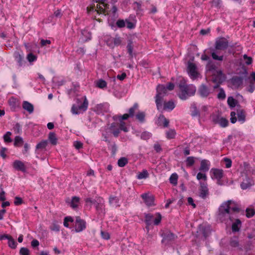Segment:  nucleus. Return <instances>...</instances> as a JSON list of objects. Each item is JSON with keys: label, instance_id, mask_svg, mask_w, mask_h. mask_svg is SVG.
Segmentation results:
<instances>
[{"label": "nucleus", "instance_id": "58", "mask_svg": "<svg viewBox=\"0 0 255 255\" xmlns=\"http://www.w3.org/2000/svg\"><path fill=\"white\" fill-rule=\"evenodd\" d=\"M236 113L235 112H232L231 113L230 116H231V122L232 124H235L237 122V118L236 117Z\"/></svg>", "mask_w": 255, "mask_h": 255}, {"label": "nucleus", "instance_id": "6", "mask_svg": "<svg viewBox=\"0 0 255 255\" xmlns=\"http://www.w3.org/2000/svg\"><path fill=\"white\" fill-rule=\"evenodd\" d=\"M154 216L151 214H145V222L146 225V228L148 230V227L152 223L155 225H158L161 222V215L160 213H157L155 214V218L153 219Z\"/></svg>", "mask_w": 255, "mask_h": 255}, {"label": "nucleus", "instance_id": "28", "mask_svg": "<svg viewBox=\"0 0 255 255\" xmlns=\"http://www.w3.org/2000/svg\"><path fill=\"white\" fill-rule=\"evenodd\" d=\"M135 118L140 123H143L145 121V114L143 112H138L135 115Z\"/></svg>", "mask_w": 255, "mask_h": 255}, {"label": "nucleus", "instance_id": "53", "mask_svg": "<svg viewBox=\"0 0 255 255\" xmlns=\"http://www.w3.org/2000/svg\"><path fill=\"white\" fill-rule=\"evenodd\" d=\"M37 57L31 53H29L27 56V59L29 62H33L35 61Z\"/></svg>", "mask_w": 255, "mask_h": 255}, {"label": "nucleus", "instance_id": "39", "mask_svg": "<svg viewBox=\"0 0 255 255\" xmlns=\"http://www.w3.org/2000/svg\"><path fill=\"white\" fill-rule=\"evenodd\" d=\"M217 123L223 128L226 127L228 125V121L224 118L218 119Z\"/></svg>", "mask_w": 255, "mask_h": 255}, {"label": "nucleus", "instance_id": "4", "mask_svg": "<svg viewBox=\"0 0 255 255\" xmlns=\"http://www.w3.org/2000/svg\"><path fill=\"white\" fill-rule=\"evenodd\" d=\"M83 102L80 99H76L77 106L73 105L71 108V112L73 114L78 115L80 113L85 112L88 108L89 102L86 96L83 97Z\"/></svg>", "mask_w": 255, "mask_h": 255}, {"label": "nucleus", "instance_id": "61", "mask_svg": "<svg viewBox=\"0 0 255 255\" xmlns=\"http://www.w3.org/2000/svg\"><path fill=\"white\" fill-rule=\"evenodd\" d=\"M126 26L129 29H132L135 27V25L131 21L126 20Z\"/></svg>", "mask_w": 255, "mask_h": 255}, {"label": "nucleus", "instance_id": "32", "mask_svg": "<svg viewBox=\"0 0 255 255\" xmlns=\"http://www.w3.org/2000/svg\"><path fill=\"white\" fill-rule=\"evenodd\" d=\"M106 5H105L104 2H101L97 4L96 10L98 13H103L105 12Z\"/></svg>", "mask_w": 255, "mask_h": 255}, {"label": "nucleus", "instance_id": "2", "mask_svg": "<svg viewBox=\"0 0 255 255\" xmlns=\"http://www.w3.org/2000/svg\"><path fill=\"white\" fill-rule=\"evenodd\" d=\"M180 93L178 94L179 98L182 100H186L189 97L194 95L196 89L193 85H186L185 83L179 84Z\"/></svg>", "mask_w": 255, "mask_h": 255}, {"label": "nucleus", "instance_id": "63", "mask_svg": "<svg viewBox=\"0 0 255 255\" xmlns=\"http://www.w3.org/2000/svg\"><path fill=\"white\" fill-rule=\"evenodd\" d=\"M7 150V148L5 147H2L0 151V155L3 158H5L6 157V155L5 154V152Z\"/></svg>", "mask_w": 255, "mask_h": 255}, {"label": "nucleus", "instance_id": "48", "mask_svg": "<svg viewBox=\"0 0 255 255\" xmlns=\"http://www.w3.org/2000/svg\"><path fill=\"white\" fill-rule=\"evenodd\" d=\"M11 135V132L7 131L3 135V139H4V141L5 142H11L12 141V139L10 138Z\"/></svg>", "mask_w": 255, "mask_h": 255}, {"label": "nucleus", "instance_id": "9", "mask_svg": "<svg viewBox=\"0 0 255 255\" xmlns=\"http://www.w3.org/2000/svg\"><path fill=\"white\" fill-rule=\"evenodd\" d=\"M86 227V222L80 218L76 217L75 222V230L76 232H80L83 231Z\"/></svg>", "mask_w": 255, "mask_h": 255}, {"label": "nucleus", "instance_id": "18", "mask_svg": "<svg viewBox=\"0 0 255 255\" xmlns=\"http://www.w3.org/2000/svg\"><path fill=\"white\" fill-rule=\"evenodd\" d=\"M176 238L177 236L174 234L171 233L170 232H167L164 234L162 242L174 241Z\"/></svg>", "mask_w": 255, "mask_h": 255}, {"label": "nucleus", "instance_id": "60", "mask_svg": "<svg viewBox=\"0 0 255 255\" xmlns=\"http://www.w3.org/2000/svg\"><path fill=\"white\" fill-rule=\"evenodd\" d=\"M212 58L216 60L222 61L223 59V56H218L215 52L212 53Z\"/></svg>", "mask_w": 255, "mask_h": 255}, {"label": "nucleus", "instance_id": "46", "mask_svg": "<svg viewBox=\"0 0 255 255\" xmlns=\"http://www.w3.org/2000/svg\"><path fill=\"white\" fill-rule=\"evenodd\" d=\"M192 111L191 112V115L192 117H199L200 113L195 104H193L191 106Z\"/></svg>", "mask_w": 255, "mask_h": 255}, {"label": "nucleus", "instance_id": "8", "mask_svg": "<svg viewBox=\"0 0 255 255\" xmlns=\"http://www.w3.org/2000/svg\"><path fill=\"white\" fill-rule=\"evenodd\" d=\"M229 46L228 41L224 37H221L216 40L215 42V49L216 50H224Z\"/></svg>", "mask_w": 255, "mask_h": 255}, {"label": "nucleus", "instance_id": "30", "mask_svg": "<svg viewBox=\"0 0 255 255\" xmlns=\"http://www.w3.org/2000/svg\"><path fill=\"white\" fill-rule=\"evenodd\" d=\"M48 139L52 144L56 145L57 144V138L54 132H51L49 133Z\"/></svg>", "mask_w": 255, "mask_h": 255}, {"label": "nucleus", "instance_id": "55", "mask_svg": "<svg viewBox=\"0 0 255 255\" xmlns=\"http://www.w3.org/2000/svg\"><path fill=\"white\" fill-rule=\"evenodd\" d=\"M243 58L247 65H250L252 64L253 60L251 57H248L246 54H244Z\"/></svg>", "mask_w": 255, "mask_h": 255}, {"label": "nucleus", "instance_id": "20", "mask_svg": "<svg viewBox=\"0 0 255 255\" xmlns=\"http://www.w3.org/2000/svg\"><path fill=\"white\" fill-rule=\"evenodd\" d=\"M175 108L174 103L172 101L165 102L163 101L162 108L161 110L172 111Z\"/></svg>", "mask_w": 255, "mask_h": 255}, {"label": "nucleus", "instance_id": "44", "mask_svg": "<svg viewBox=\"0 0 255 255\" xmlns=\"http://www.w3.org/2000/svg\"><path fill=\"white\" fill-rule=\"evenodd\" d=\"M228 104L230 107L234 108L237 104V101L233 97H229L227 100Z\"/></svg>", "mask_w": 255, "mask_h": 255}, {"label": "nucleus", "instance_id": "57", "mask_svg": "<svg viewBox=\"0 0 255 255\" xmlns=\"http://www.w3.org/2000/svg\"><path fill=\"white\" fill-rule=\"evenodd\" d=\"M120 128L121 130H123L125 132L128 131V128L126 127V123L124 122H120Z\"/></svg>", "mask_w": 255, "mask_h": 255}, {"label": "nucleus", "instance_id": "37", "mask_svg": "<svg viewBox=\"0 0 255 255\" xmlns=\"http://www.w3.org/2000/svg\"><path fill=\"white\" fill-rule=\"evenodd\" d=\"M178 175L176 173H173L169 178L170 183L173 185H176L177 184Z\"/></svg>", "mask_w": 255, "mask_h": 255}, {"label": "nucleus", "instance_id": "64", "mask_svg": "<svg viewBox=\"0 0 255 255\" xmlns=\"http://www.w3.org/2000/svg\"><path fill=\"white\" fill-rule=\"evenodd\" d=\"M224 161L226 163V167L229 168L232 166V160L228 158H225Z\"/></svg>", "mask_w": 255, "mask_h": 255}, {"label": "nucleus", "instance_id": "17", "mask_svg": "<svg viewBox=\"0 0 255 255\" xmlns=\"http://www.w3.org/2000/svg\"><path fill=\"white\" fill-rule=\"evenodd\" d=\"M210 167V162L209 160L206 159H203L201 161L199 170L203 172H207Z\"/></svg>", "mask_w": 255, "mask_h": 255}, {"label": "nucleus", "instance_id": "38", "mask_svg": "<svg viewBox=\"0 0 255 255\" xmlns=\"http://www.w3.org/2000/svg\"><path fill=\"white\" fill-rule=\"evenodd\" d=\"M195 162V157L193 156H189L185 160L186 164L187 167H191L193 166Z\"/></svg>", "mask_w": 255, "mask_h": 255}, {"label": "nucleus", "instance_id": "35", "mask_svg": "<svg viewBox=\"0 0 255 255\" xmlns=\"http://www.w3.org/2000/svg\"><path fill=\"white\" fill-rule=\"evenodd\" d=\"M80 198L77 196H74L72 197L71 207L73 209H75L78 207V203L79 202Z\"/></svg>", "mask_w": 255, "mask_h": 255}, {"label": "nucleus", "instance_id": "26", "mask_svg": "<svg viewBox=\"0 0 255 255\" xmlns=\"http://www.w3.org/2000/svg\"><path fill=\"white\" fill-rule=\"evenodd\" d=\"M241 222L239 219H236L235 222L232 224V230L233 232H237L239 231Z\"/></svg>", "mask_w": 255, "mask_h": 255}, {"label": "nucleus", "instance_id": "47", "mask_svg": "<svg viewBox=\"0 0 255 255\" xmlns=\"http://www.w3.org/2000/svg\"><path fill=\"white\" fill-rule=\"evenodd\" d=\"M96 85L98 87L103 89L107 87V82L102 79L98 80L96 83Z\"/></svg>", "mask_w": 255, "mask_h": 255}, {"label": "nucleus", "instance_id": "12", "mask_svg": "<svg viewBox=\"0 0 255 255\" xmlns=\"http://www.w3.org/2000/svg\"><path fill=\"white\" fill-rule=\"evenodd\" d=\"M198 93L201 97L206 98L209 95L210 92L206 85L202 84L198 89Z\"/></svg>", "mask_w": 255, "mask_h": 255}, {"label": "nucleus", "instance_id": "24", "mask_svg": "<svg viewBox=\"0 0 255 255\" xmlns=\"http://www.w3.org/2000/svg\"><path fill=\"white\" fill-rule=\"evenodd\" d=\"M8 103L11 109L13 110H15L19 106L17 100L13 97L10 98L9 99Z\"/></svg>", "mask_w": 255, "mask_h": 255}, {"label": "nucleus", "instance_id": "31", "mask_svg": "<svg viewBox=\"0 0 255 255\" xmlns=\"http://www.w3.org/2000/svg\"><path fill=\"white\" fill-rule=\"evenodd\" d=\"M23 143V138L19 136H16L14 138V145L16 147L22 146Z\"/></svg>", "mask_w": 255, "mask_h": 255}, {"label": "nucleus", "instance_id": "49", "mask_svg": "<svg viewBox=\"0 0 255 255\" xmlns=\"http://www.w3.org/2000/svg\"><path fill=\"white\" fill-rule=\"evenodd\" d=\"M246 216L248 218L253 217L255 214V211L253 209L247 208L246 209Z\"/></svg>", "mask_w": 255, "mask_h": 255}, {"label": "nucleus", "instance_id": "3", "mask_svg": "<svg viewBox=\"0 0 255 255\" xmlns=\"http://www.w3.org/2000/svg\"><path fill=\"white\" fill-rule=\"evenodd\" d=\"M167 88L163 85H159L156 88L157 94L155 96V103L158 110L160 111L162 108L163 97L167 94Z\"/></svg>", "mask_w": 255, "mask_h": 255}, {"label": "nucleus", "instance_id": "33", "mask_svg": "<svg viewBox=\"0 0 255 255\" xmlns=\"http://www.w3.org/2000/svg\"><path fill=\"white\" fill-rule=\"evenodd\" d=\"M133 46L132 44V42L131 40H129L128 44L127 45V50L129 54L130 58H132L133 57Z\"/></svg>", "mask_w": 255, "mask_h": 255}, {"label": "nucleus", "instance_id": "45", "mask_svg": "<svg viewBox=\"0 0 255 255\" xmlns=\"http://www.w3.org/2000/svg\"><path fill=\"white\" fill-rule=\"evenodd\" d=\"M138 105L137 103H135L133 106L129 109L128 112L130 117H133L134 115L135 111L137 109Z\"/></svg>", "mask_w": 255, "mask_h": 255}, {"label": "nucleus", "instance_id": "52", "mask_svg": "<svg viewBox=\"0 0 255 255\" xmlns=\"http://www.w3.org/2000/svg\"><path fill=\"white\" fill-rule=\"evenodd\" d=\"M151 136V134L149 132L144 131L140 135V137L141 139L144 140L148 139Z\"/></svg>", "mask_w": 255, "mask_h": 255}, {"label": "nucleus", "instance_id": "22", "mask_svg": "<svg viewBox=\"0 0 255 255\" xmlns=\"http://www.w3.org/2000/svg\"><path fill=\"white\" fill-rule=\"evenodd\" d=\"M22 108L29 114L32 113L34 110L33 106L27 101H24L23 102Z\"/></svg>", "mask_w": 255, "mask_h": 255}, {"label": "nucleus", "instance_id": "23", "mask_svg": "<svg viewBox=\"0 0 255 255\" xmlns=\"http://www.w3.org/2000/svg\"><path fill=\"white\" fill-rule=\"evenodd\" d=\"M200 232L203 234V236L206 239L211 234V230L209 226H202L200 227Z\"/></svg>", "mask_w": 255, "mask_h": 255}, {"label": "nucleus", "instance_id": "43", "mask_svg": "<svg viewBox=\"0 0 255 255\" xmlns=\"http://www.w3.org/2000/svg\"><path fill=\"white\" fill-rule=\"evenodd\" d=\"M196 178L197 180L199 181L201 180H203L204 181H205L207 180V176L205 172H203L202 171L199 172V173H197Z\"/></svg>", "mask_w": 255, "mask_h": 255}, {"label": "nucleus", "instance_id": "19", "mask_svg": "<svg viewBox=\"0 0 255 255\" xmlns=\"http://www.w3.org/2000/svg\"><path fill=\"white\" fill-rule=\"evenodd\" d=\"M232 85L236 88H238L243 84V78L241 77H235L231 80Z\"/></svg>", "mask_w": 255, "mask_h": 255}, {"label": "nucleus", "instance_id": "1", "mask_svg": "<svg viewBox=\"0 0 255 255\" xmlns=\"http://www.w3.org/2000/svg\"><path fill=\"white\" fill-rule=\"evenodd\" d=\"M240 209L235 202L228 200L222 204L219 209V218L222 221H232L233 214L240 211Z\"/></svg>", "mask_w": 255, "mask_h": 255}, {"label": "nucleus", "instance_id": "25", "mask_svg": "<svg viewBox=\"0 0 255 255\" xmlns=\"http://www.w3.org/2000/svg\"><path fill=\"white\" fill-rule=\"evenodd\" d=\"M237 116L238 121L244 123L245 121L246 115L245 111L243 109H240L237 111Z\"/></svg>", "mask_w": 255, "mask_h": 255}, {"label": "nucleus", "instance_id": "40", "mask_svg": "<svg viewBox=\"0 0 255 255\" xmlns=\"http://www.w3.org/2000/svg\"><path fill=\"white\" fill-rule=\"evenodd\" d=\"M8 240V246L11 249H15L17 246V243L14 240L9 236Z\"/></svg>", "mask_w": 255, "mask_h": 255}, {"label": "nucleus", "instance_id": "54", "mask_svg": "<svg viewBox=\"0 0 255 255\" xmlns=\"http://www.w3.org/2000/svg\"><path fill=\"white\" fill-rule=\"evenodd\" d=\"M116 24L118 27L123 28L126 26V21L123 19H119L117 20Z\"/></svg>", "mask_w": 255, "mask_h": 255}, {"label": "nucleus", "instance_id": "56", "mask_svg": "<svg viewBox=\"0 0 255 255\" xmlns=\"http://www.w3.org/2000/svg\"><path fill=\"white\" fill-rule=\"evenodd\" d=\"M13 130L15 133H19L21 131V126L18 123H16L14 127Z\"/></svg>", "mask_w": 255, "mask_h": 255}, {"label": "nucleus", "instance_id": "41", "mask_svg": "<svg viewBox=\"0 0 255 255\" xmlns=\"http://www.w3.org/2000/svg\"><path fill=\"white\" fill-rule=\"evenodd\" d=\"M48 142L47 140H43L40 142L38 143L36 146V149L43 150L47 145Z\"/></svg>", "mask_w": 255, "mask_h": 255}, {"label": "nucleus", "instance_id": "34", "mask_svg": "<svg viewBox=\"0 0 255 255\" xmlns=\"http://www.w3.org/2000/svg\"><path fill=\"white\" fill-rule=\"evenodd\" d=\"M149 174L146 170H143L142 172H139L137 175V178L138 179H142L147 178Z\"/></svg>", "mask_w": 255, "mask_h": 255}, {"label": "nucleus", "instance_id": "50", "mask_svg": "<svg viewBox=\"0 0 255 255\" xmlns=\"http://www.w3.org/2000/svg\"><path fill=\"white\" fill-rule=\"evenodd\" d=\"M217 98L219 99L224 100L226 98V94L224 90L222 88H220L219 93L217 95Z\"/></svg>", "mask_w": 255, "mask_h": 255}, {"label": "nucleus", "instance_id": "21", "mask_svg": "<svg viewBox=\"0 0 255 255\" xmlns=\"http://www.w3.org/2000/svg\"><path fill=\"white\" fill-rule=\"evenodd\" d=\"M253 184L254 183L251 179L247 178L241 184V187L242 189L245 190L251 187Z\"/></svg>", "mask_w": 255, "mask_h": 255}, {"label": "nucleus", "instance_id": "59", "mask_svg": "<svg viewBox=\"0 0 255 255\" xmlns=\"http://www.w3.org/2000/svg\"><path fill=\"white\" fill-rule=\"evenodd\" d=\"M255 89V83L253 82H251L249 87L248 88V91L250 93H253Z\"/></svg>", "mask_w": 255, "mask_h": 255}, {"label": "nucleus", "instance_id": "51", "mask_svg": "<svg viewBox=\"0 0 255 255\" xmlns=\"http://www.w3.org/2000/svg\"><path fill=\"white\" fill-rule=\"evenodd\" d=\"M19 254L20 255H29V250L26 248L22 247L19 250Z\"/></svg>", "mask_w": 255, "mask_h": 255}, {"label": "nucleus", "instance_id": "36", "mask_svg": "<svg viewBox=\"0 0 255 255\" xmlns=\"http://www.w3.org/2000/svg\"><path fill=\"white\" fill-rule=\"evenodd\" d=\"M176 131L173 129H170L166 132V137L168 139H173L175 137Z\"/></svg>", "mask_w": 255, "mask_h": 255}, {"label": "nucleus", "instance_id": "13", "mask_svg": "<svg viewBox=\"0 0 255 255\" xmlns=\"http://www.w3.org/2000/svg\"><path fill=\"white\" fill-rule=\"evenodd\" d=\"M188 71L191 77L193 78L197 77V67L195 64L191 62L188 63Z\"/></svg>", "mask_w": 255, "mask_h": 255}, {"label": "nucleus", "instance_id": "15", "mask_svg": "<svg viewBox=\"0 0 255 255\" xmlns=\"http://www.w3.org/2000/svg\"><path fill=\"white\" fill-rule=\"evenodd\" d=\"M13 167L16 170L25 172L26 168L24 164L20 160H15L12 164Z\"/></svg>", "mask_w": 255, "mask_h": 255}, {"label": "nucleus", "instance_id": "42", "mask_svg": "<svg viewBox=\"0 0 255 255\" xmlns=\"http://www.w3.org/2000/svg\"><path fill=\"white\" fill-rule=\"evenodd\" d=\"M128 162V159L126 157H121L118 161V164L121 167H124Z\"/></svg>", "mask_w": 255, "mask_h": 255}, {"label": "nucleus", "instance_id": "62", "mask_svg": "<svg viewBox=\"0 0 255 255\" xmlns=\"http://www.w3.org/2000/svg\"><path fill=\"white\" fill-rule=\"evenodd\" d=\"M50 229L53 231L58 232L60 230L59 226L53 223L50 227Z\"/></svg>", "mask_w": 255, "mask_h": 255}, {"label": "nucleus", "instance_id": "29", "mask_svg": "<svg viewBox=\"0 0 255 255\" xmlns=\"http://www.w3.org/2000/svg\"><path fill=\"white\" fill-rule=\"evenodd\" d=\"M83 37H84V39L83 41L86 42L88 40H91V32L87 30L84 29L81 31Z\"/></svg>", "mask_w": 255, "mask_h": 255}, {"label": "nucleus", "instance_id": "27", "mask_svg": "<svg viewBox=\"0 0 255 255\" xmlns=\"http://www.w3.org/2000/svg\"><path fill=\"white\" fill-rule=\"evenodd\" d=\"M110 204L115 207H118L120 206L119 199L116 196H111L109 198Z\"/></svg>", "mask_w": 255, "mask_h": 255}, {"label": "nucleus", "instance_id": "14", "mask_svg": "<svg viewBox=\"0 0 255 255\" xmlns=\"http://www.w3.org/2000/svg\"><path fill=\"white\" fill-rule=\"evenodd\" d=\"M146 205L148 206L154 205V198L153 196L144 193L141 195Z\"/></svg>", "mask_w": 255, "mask_h": 255}, {"label": "nucleus", "instance_id": "5", "mask_svg": "<svg viewBox=\"0 0 255 255\" xmlns=\"http://www.w3.org/2000/svg\"><path fill=\"white\" fill-rule=\"evenodd\" d=\"M209 65V69L210 71L212 73V80L214 83H217V84L214 86V88H217L219 86V84L222 83L225 78V75L223 74L221 70H216L215 66Z\"/></svg>", "mask_w": 255, "mask_h": 255}, {"label": "nucleus", "instance_id": "7", "mask_svg": "<svg viewBox=\"0 0 255 255\" xmlns=\"http://www.w3.org/2000/svg\"><path fill=\"white\" fill-rule=\"evenodd\" d=\"M210 173L211 178L213 179H217L218 184L221 185L220 181L224 175L223 170L218 168H212L210 170Z\"/></svg>", "mask_w": 255, "mask_h": 255}, {"label": "nucleus", "instance_id": "11", "mask_svg": "<svg viewBox=\"0 0 255 255\" xmlns=\"http://www.w3.org/2000/svg\"><path fill=\"white\" fill-rule=\"evenodd\" d=\"M109 105L107 103H103L97 105L94 108V111L97 114H100L103 113L108 112Z\"/></svg>", "mask_w": 255, "mask_h": 255}, {"label": "nucleus", "instance_id": "16", "mask_svg": "<svg viewBox=\"0 0 255 255\" xmlns=\"http://www.w3.org/2000/svg\"><path fill=\"white\" fill-rule=\"evenodd\" d=\"M169 121L166 119L164 116L162 114L159 115L157 121V124L159 126H163L164 128H167L169 126Z\"/></svg>", "mask_w": 255, "mask_h": 255}, {"label": "nucleus", "instance_id": "10", "mask_svg": "<svg viewBox=\"0 0 255 255\" xmlns=\"http://www.w3.org/2000/svg\"><path fill=\"white\" fill-rule=\"evenodd\" d=\"M209 195V190L207 187V184L204 182H200L199 196L206 199Z\"/></svg>", "mask_w": 255, "mask_h": 255}]
</instances>
